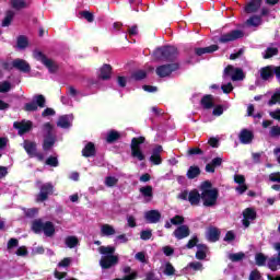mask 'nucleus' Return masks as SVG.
<instances>
[{
    "label": "nucleus",
    "instance_id": "nucleus-1",
    "mask_svg": "<svg viewBox=\"0 0 280 280\" xmlns=\"http://www.w3.org/2000/svg\"><path fill=\"white\" fill-rule=\"evenodd\" d=\"M32 231L36 234L44 232V235H46V237H54V235H56V226L54 225V222L46 221L44 223L40 219L33 221Z\"/></svg>",
    "mask_w": 280,
    "mask_h": 280
},
{
    "label": "nucleus",
    "instance_id": "nucleus-2",
    "mask_svg": "<svg viewBox=\"0 0 280 280\" xmlns=\"http://www.w3.org/2000/svg\"><path fill=\"white\" fill-rule=\"evenodd\" d=\"M44 130V142L43 150L44 152H49L54 145H56V133H54V125L51 122H45L43 125Z\"/></svg>",
    "mask_w": 280,
    "mask_h": 280
},
{
    "label": "nucleus",
    "instance_id": "nucleus-3",
    "mask_svg": "<svg viewBox=\"0 0 280 280\" xmlns=\"http://www.w3.org/2000/svg\"><path fill=\"white\" fill-rule=\"evenodd\" d=\"M33 58L37 60L38 62H42L48 71H58L60 69V63L56 60L47 57L43 51L35 49L33 51Z\"/></svg>",
    "mask_w": 280,
    "mask_h": 280
},
{
    "label": "nucleus",
    "instance_id": "nucleus-4",
    "mask_svg": "<svg viewBox=\"0 0 280 280\" xmlns=\"http://www.w3.org/2000/svg\"><path fill=\"white\" fill-rule=\"evenodd\" d=\"M220 196V191L218 188H212V190H205L201 192V200L203 207H215L218 205V198Z\"/></svg>",
    "mask_w": 280,
    "mask_h": 280
},
{
    "label": "nucleus",
    "instance_id": "nucleus-5",
    "mask_svg": "<svg viewBox=\"0 0 280 280\" xmlns=\"http://www.w3.org/2000/svg\"><path fill=\"white\" fill-rule=\"evenodd\" d=\"M35 101V102H34ZM34 101L31 103H26L24 105V110L26 113H35V110H38L39 108H45V104L47 102V100L45 98V95L43 94H37L34 96Z\"/></svg>",
    "mask_w": 280,
    "mask_h": 280
},
{
    "label": "nucleus",
    "instance_id": "nucleus-6",
    "mask_svg": "<svg viewBox=\"0 0 280 280\" xmlns=\"http://www.w3.org/2000/svg\"><path fill=\"white\" fill-rule=\"evenodd\" d=\"M117 264H119V256L117 255L102 256L100 259V266L103 270H110V268H115Z\"/></svg>",
    "mask_w": 280,
    "mask_h": 280
},
{
    "label": "nucleus",
    "instance_id": "nucleus-7",
    "mask_svg": "<svg viewBox=\"0 0 280 280\" xmlns=\"http://www.w3.org/2000/svg\"><path fill=\"white\" fill-rule=\"evenodd\" d=\"M13 128L18 130V135L20 137H23V135H27L34 128V122L32 120H21V121H14Z\"/></svg>",
    "mask_w": 280,
    "mask_h": 280
},
{
    "label": "nucleus",
    "instance_id": "nucleus-8",
    "mask_svg": "<svg viewBox=\"0 0 280 280\" xmlns=\"http://www.w3.org/2000/svg\"><path fill=\"white\" fill-rule=\"evenodd\" d=\"M54 195V184L46 183L40 186V191L37 195V202H45V200H49V196Z\"/></svg>",
    "mask_w": 280,
    "mask_h": 280
},
{
    "label": "nucleus",
    "instance_id": "nucleus-9",
    "mask_svg": "<svg viewBox=\"0 0 280 280\" xmlns=\"http://www.w3.org/2000/svg\"><path fill=\"white\" fill-rule=\"evenodd\" d=\"M176 54V49L173 46H166L162 48H158L154 51V57L158 58V60H161L163 58H172Z\"/></svg>",
    "mask_w": 280,
    "mask_h": 280
},
{
    "label": "nucleus",
    "instance_id": "nucleus-10",
    "mask_svg": "<svg viewBox=\"0 0 280 280\" xmlns=\"http://www.w3.org/2000/svg\"><path fill=\"white\" fill-rule=\"evenodd\" d=\"M257 220V211H255L254 208H246L243 211V226H245V229H248V226H250V222Z\"/></svg>",
    "mask_w": 280,
    "mask_h": 280
},
{
    "label": "nucleus",
    "instance_id": "nucleus-11",
    "mask_svg": "<svg viewBox=\"0 0 280 280\" xmlns=\"http://www.w3.org/2000/svg\"><path fill=\"white\" fill-rule=\"evenodd\" d=\"M238 38H244V32L236 30L221 35L219 43H233V40H237Z\"/></svg>",
    "mask_w": 280,
    "mask_h": 280
},
{
    "label": "nucleus",
    "instance_id": "nucleus-12",
    "mask_svg": "<svg viewBox=\"0 0 280 280\" xmlns=\"http://www.w3.org/2000/svg\"><path fill=\"white\" fill-rule=\"evenodd\" d=\"M173 235L176 240H185V237H189V235H191V230H189V225H179L173 232Z\"/></svg>",
    "mask_w": 280,
    "mask_h": 280
},
{
    "label": "nucleus",
    "instance_id": "nucleus-13",
    "mask_svg": "<svg viewBox=\"0 0 280 280\" xmlns=\"http://www.w3.org/2000/svg\"><path fill=\"white\" fill-rule=\"evenodd\" d=\"M148 224H159L161 222V212L159 210H149L144 213Z\"/></svg>",
    "mask_w": 280,
    "mask_h": 280
},
{
    "label": "nucleus",
    "instance_id": "nucleus-14",
    "mask_svg": "<svg viewBox=\"0 0 280 280\" xmlns=\"http://www.w3.org/2000/svg\"><path fill=\"white\" fill-rule=\"evenodd\" d=\"M23 148L30 159H34V155L38 152V144L31 140H24Z\"/></svg>",
    "mask_w": 280,
    "mask_h": 280
},
{
    "label": "nucleus",
    "instance_id": "nucleus-15",
    "mask_svg": "<svg viewBox=\"0 0 280 280\" xmlns=\"http://www.w3.org/2000/svg\"><path fill=\"white\" fill-rule=\"evenodd\" d=\"M238 139L243 145H248L249 143H253V139H255V133L248 129H242Z\"/></svg>",
    "mask_w": 280,
    "mask_h": 280
},
{
    "label": "nucleus",
    "instance_id": "nucleus-16",
    "mask_svg": "<svg viewBox=\"0 0 280 280\" xmlns=\"http://www.w3.org/2000/svg\"><path fill=\"white\" fill-rule=\"evenodd\" d=\"M161 152H163V147L158 144L153 150L150 156V161L153 165H161L163 163V159L161 158Z\"/></svg>",
    "mask_w": 280,
    "mask_h": 280
},
{
    "label": "nucleus",
    "instance_id": "nucleus-17",
    "mask_svg": "<svg viewBox=\"0 0 280 280\" xmlns=\"http://www.w3.org/2000/svg\"><path fill=\"white\" fill-rule=\"evenodd\" d=\"M9 69H18L19 71H30L32 68L30 63L24 59H15L11 62V67Z\"/></svg>",
    "mask_w": 280,
    "mask_h": 280
},
{
    "label": "nucleus",
    "instance_id": "nucleus-18",
    "mask_svg": "<svg viewBox=\"0 0 280 280\" xmlns=\"http://www.w3.org/2000/svg\"><path fill=\"white\" fill-rule=\"evenodd\" d=\"M201 198V194L198 191V189H192L188 194V202L191 207H198Z\"/></svg>",
    "mask_w": 280,
    "mask_h": 280
},
{
    "label": "nucleus",
    "instance_id": "nucleus-19",
    "mask_svg": "<svg viewBox=\"0 0 280 280\" xmlns=\"http://www.w3.org/2000/svg\"><path fill=\"white\" fill-rule=\"evenodd\" d=\"M223 78H231L232 82H241L246 78L244 71H224Z\"/></svg>",
    "mask_w": 280,
    "mask_h": 280
},
{
    "label": "nucleus",
    "instance_id": "nucleus-20",
    "mask_svg": "<svg viewBox=\"0 0 280 280\" xmlns=\"http://www.w3.org/2000/svg\"><path fill=\"white\" fill-rule=\"evenodd\" d=\"M220 235H221V232H220V230L218 228L210 226L208 229L207 240H208V242L215 243V242L220 241Z\"/></svg>",
    "mask_w": 280,
    "mask_h": 280
},
{
    "label": "nucleus",
    "instance_id": "nucleus-21",
    "mask_svg": "<svg viewBox=\"0 0 280 280\" xmlns=\"http://www.w3.org/2000/svg\"><path fill=\"white\" fill-rule=\"evenodd\" d=\"M200 104L205 110H211L215 106V103H213V95L206 94L202 96Z\"/></svg>",
    "mask_w": 280,
    "mask_h": 280
},
{
    "label": "nucleus",
    "instance_id": "nucleus-22",
    "mask_svg": "<svg viewBox=\"0 0 280 280\" xmlns=\"http://www.w3.org/2000/svg\"><path fill=\"white\" fill-rule=\"evenodd\" d=\"M222 163V158L212 159V161L206 165V172H208L209 174H215V167H220Z\"/></svg>",
    "mask_w": 280,
    "mask_h": 280
},
{
    "label": "nucleus",
    "instance_id": "nucleus-23",
    "mask_svg": "<svg viewBox=\"0 0 280 280\" xmlns=\"http://www.w3.org/2000/svg\"><path fill=\"white\" fill-rule=\"evenodd\" d=\"M96 152L97 151L95 150V143L88 142L82 149V156H84L85 159H91V156H95Z\"/></svg>",
    "mask_w": 280,
    "mask_h": 280
},
{
    "label": "nucleus",
    "instance_id": "nucleus-24",
    "mask_svg": "<svg viewBox=\"0 0 280 280\" xmlns=\"http://www.w3.org/2000/svg\"><path fill=\"white\" fill-rule=\"evenodd\" d=\"M119 139H121V132L112 129L107 132L106 143H116V141H119Z\"/></svg>",
    "mask_w": 280,
    "mask_h": 280
},
{
    "label": "nucleus",
    "instance_id": "nucleus-25",
    "mask_svg": "<svg viewBox=\"0 0 280 280\" xmlns=\"http://www.w3.org/2000/svg\"><path fill=\"white\" fill-rule=\"evenodd\" d=\"M261 8V0H252L246 7L245 12L247 14H253V12H257Z\"/></svg>",
    "mask_w": 280,
    "mask_h": 280
},
{
    "label": "nucleus",
    "instance_id": "nucleus-26",
    "mask_svg": "<svg viewBox=\"0 0 280 280\" xmlns=\"http://www.w3.org/2000/svg\"><path fill=\"white\" fill-rule=\"evenodd\" d=\"M198 250L195 254L196 259H199L202 261L203 259H207V250H209V247L205 244L197 245Z\"/></svg>",
    "mask_w": 280,
    "mask_h": 280
},
{
    "label": "nucleus",
    "instance_id": "nucleus-27",
    "mask_svg": "<svg viewBox=\"0 0 280 280\" xmlns=\"http://www.w3.org/2000/svg\"><path fill=\"white\" fill-rule=\"evenodd\" d=\"M201 174L200 166L192 165L189 166L186 176L189 180H194V178H198V176Z\"/></svg>",
    "mask_w": 280,
    "mask_h": 280
},
{
    "label": "nucleus",
    "instance_id": "nucleus-28",
    "mask_svg": "<svg viewBox=\"0 0 280 280\" xmlns=\"http://www.w3.org/2000/svg\"><path fill=\"white\" fill-rule=\"evenodd\" d=\"M142 143H145V137L140 136L138 138H132L131 144H130L131 151L132 150H141Z\"/></svg>",
    "mask_w": 280,
    "mask_h": 280
},
{
    "label": "nucleus",
    "instance_id": "nucleus-29",
    "mask_svg": "<svg viewBox=\"0 0 280 280\" xmlns=\"http://www.w3.org/2000/svg\"><path fill=\"white\" fill-rule=\"evenodd\" d=\"M197 56H202L205 54H213V51H218V45H211L205 48H196Z\"/></svg>",
    "mask_w": 280,
    "mask_h": 280
},
{
    "label": "nucleus",
    "instance_id": "nucleus-30",
    "mask_svg": "<svg viewBox=\"0 0 280 280\" xmlns=\"http://www.w3.org/2000/svg\"><path fill=\"white\" fill-rule=\"evenodd\" d=\"M180 65L178 62H173L164 66H160L156 71H178Z\"/></svg>",
    "mask_w": 280,
    "mask_h": 280
},
{
    "label": "nucleus",
    "instance_id": "nucleus-31",
    "mask_svg": "<svg viewBox=\"0 0 280 280\" xmlns=\"http://www.w3.org/2000/svg\"><path fill=\"white\" fill-rule=\"evenodd\" d=\"M27 5H30L27 0H11V7L14 10H24V8H27Z\"/></svg>",
    "mask_w": 280,
    "mask_h": 280
},
{
    "label": "nucleus",
    "instance_id": "nucleus-32",
    "mask_svg": "<svg viewBox=\"0 0 280 280\" xmlns=\"http://www.w3.org/2000/svg\"><path fill=\"white\" fill-rule=\"evenodd\" d=\"M139 191L141 194V196H143V198H153V196H154V192H153L154 188H152V186H150V185L141 187L139 189Z\"/></svg>",
    "mask_w": 280,
    "mask_h": 280
},
{
    "label": "nucleus",
    "instance_id": "nucleus-33",
    "mask_svg": "<svg viewBox=\"0 0 280 280\" xmlns=\"http://www.w3.org/2000/svg\"><path fill=\"white\" fill-rule=\"evenodd\" d=\"M116 231L115 228H113V225L110 224H103L101 228V234L109 237L110 235H115Z\"/></svg>",
    "mask_w": 280,
    "mask_h": 280
},
{
    "label": "nucleus",
    "instance_id": "nucleus-34",
    "mask_svg": "<svg viewBox=\"0 0 280 280\" xmlns=\"http://www.w3.org/2000/svg\"><path fill=\"white\" fill-rule=\"evenodd\" d=\"M27 45H30V42L27 40V37L20 35L16 38V48L18 49H27Z\"/></svg>",
    "mask_w": 280,
    "mask_h": 280
},
{
    "label": "nucleus",
    "instance_id": "nucleus-35",
    "mask_svg": "<svg viewBox=\"0 0 280 280\" xmlns=\"http://www.w3.org/2000/svg\"><path fill=\"white\" fill-rule=\"evenodd\" d=\"M65 244L68 248H75V246L80 244V240H78L77 236H68L65 240Z\"/></svg>",
    "mask_w": 280,
    "mask_h": 280
},
{
    "label": "nucleus",
    "instance_id": "nucleus-36",
    "mask_svg": "<svg viewBox=\"0 0 280 280\" xmlns=\"http://www.w3.org/2000/svg\"><path fill=\"white\" fill-rule=\"evenodd\" d=\"M279 54V49L277 47H268L262 54V58L268 60V58H272V56H277Z\"/></svg>",
    "mask_w": 280,
    "mask_h": 280
},
{
    "label": "nucleus",
    "instance_id": "nucleus-37",
    "mask_svg": "<svg viewBox=\"0 0 280 280\" xmlns=\"http://www.w3.org/2000/svg\"><path fill=\"white\" fill-rule=\"evenodd\" d=\"M246 25L248 27H258V25H261V18L260 16H252L246 21Z\"/></svg>",
    "mask_w": 280,
    "mask_h": 280
},
{
    "label": "nucleus",
    "instance_id": "nucleus-38",
    "mask_svg": "<svg viewBox=\"0 0 280 280\" xmlns=\"http://www.w3.org/2000/svg\"><path fill=\"white\" fill-rule=\"evenodd\" d=\"M98 253L101 255H105V257L108 255H115V247L114 246H101V247H98Z\"/></svg>",
    "mask_w": 280,
    "mask_h": 280
},
{
    "label": "nucleus",
    "instance_id": "nucleus-39",
    "mask_svg": "<svg viewBox=\"0 0 280 280\" xmlns=\"http://www.w3.org/2000/svg\"><path fill=\"white\" fill-rule=\"evenodd\" d=\"M57 126L59 128L67 129V128H71V122H69V118L67 116H61L57 121Z\"/></svg>",
    "mask_w": 280,
    "mask_h": 280
},
{
    "label": "nucleus",
    "instance_id": "nucleus-40",
    "mask_svg": "<svg viewBox=\"0 0 280 280\" xmlns=\"http://www.w3.org/2000/svg\"><path fill=\"white\" fill-rule=\"evenodd\" d=\"M171 224L174 226H183L185 224V217L176 214L171 219Z\"/></svg>",
    "mask_w": 280,
    "mask_h": 280
},
{
    "label": "nucleus",
    "instance_id": "nucleus-41",
    "mask_svg": "<svg viewBox=\"0 0 280 280\" xmlns=\"http://www.w3.org/2000/svg\"><path fill=\"white\" fill-rule=\"evenodd\" d=\"M255 260H256V266H266V261L268 260V257H266V255H264L262 253H258L255 256Z\"/></svg>",
    "mask_w": 280,
    "mask_h": 280
},
{
    "label": "nucleus",
    "instance_id": "nucleus-42",
    "mask_svg": "<svg viewBox=\"0 0 280 280\" xmlns=\"http://www.w3.org/2000/svg\"><path fill=\"white\" fill-rule=\"evenodd\" d=\"M245 257L246 254H244L243 252L229 255V259L232 260L233 262L242 261Z\"/></svg>",
    "mask_w": 280,
    "mask_h": 280
},
{
    "label": "nucleus",
    "instance_id": "nucleus-43",
    "mask_svg": "<svg viewBox=\"0 0 280 280\" xmlns=\"http://www.w3.org/2000/svg\"><path fill=\"white\" fill-rule=\"evenodd\" d=\"M132 80L136 82H141V80H145L148 78V73L145 71H138L131 74Z\"/></svg>",
    "mask_w": 280,
    "mask_h": 280
},
{
    "label": "nucleus",
    "instance_id": "nucleus-44",
    "mask_svg": "<svg viewBox=\"0 0 280 280\" xmlns=\"http://www.w3.org/2000/svg\"><path fill=\"white\" fill-rule=\"evenodd\" d=\"M131 156L133 159H137L138 161H145V154H143V151L141 149H135L131 151Z\"/></svg>",
    "mask_w": 280,
    "mask_h": 280
},
{
    "label": "nucleus",
    "instance_id": "nucleus-45",
    "mask_svg": "<svg viewBox=\"0 0 280 280\" xmlns=\"http://www.w3.org/2000/svg\"><path fill=\"white\" fill-rule=\"evenodd\" d=\"M12 19H14V11H8L4 20L2 21V26L8 27L12 23Z\"/></svg>",
    "mask_w": 280,
    "mask_h": 280
},
{
    "label": "nucleus",
    "instance_id": "nucleus-46",
    "mask_svg": "<svg viewBox=\"0 0 280 280\" xmlns=\"http://www.w3.org/2000/svg\"><path fill=\"white\" fill-rule=\"evenodd\" d=\"M175 273H176V269L174 268V265H172V262H166L164 268V275H166V277H172Z\"/></svg>",
    "mask_w": 280,
    "mask_h": 280
},
{
    "label": "nucleus",
    "instance_id": "nucleus-47",
    "mask_svg": "<svg viewBox=\"0 0 280 280\" xmlns=\"http://www.w3.org/2000/svg\"><path fill=\"white\" fill-rule=\"evenodd\" d=\"M267 266L271 269L272 272H277L279 262L276 257H271L269 258Z\"/></svg>",
    "mask_w": 280,
    "mask_h": 280
},
{
    "label": "nucleus",
    "instance_id": "nucleus-48",
    "mask_svg": "<svg viewBox=\"0 0 280 280\" xmlns=\"http://www.w3.org/2000/svg\"><path fill=\"white\" fill-rule=\"evenodd\" d=\"M212 187H213V184H211V182L205 180L200 185V191H201V194L205 191H213Z\"/></svg>",
    "mask_w": 280,
    "mask_h": 280
},
{
    "label": "nucleus",
    "instance_id": "nucleus-49",
    "mask_svg": "<svg viewBox=\"0 0 280 280\" xmlns=\"http://www.w3.org/2000/svg\"><path fill=\"white\" fill-rule=\"evenodd\" d=\"M45 163L49 165V167H58V165H60L58 158L54 155H50Z\"/></svg>",
    "mask_w": 280,
    "mask_h": 280
},
{
    "label": "nucleus",
    "instance_id": "nucleus-50",
    "mask_svg": "<svg viewBox=\"0 0 280 280\" xmlns=\"http://www.w3.org/2000/svg\"><path fill=\"white\" fill-rule=\"evenodd\" d=\"M12 84L9 81L0 83V93H10Z\"/></svg>",
    "mask_w": 280,
    "mask_h": 280
},
{
    "label": "nucleus",
    "instance_id": "nucleus-51",
    "mask_svg": "<svg viewBox=\"0 0 280 280\" xmlns=\"http://www.w3.org/2000/svg\"><path fill=\"white\" fill-rule=\"evenodd\" d=\"M275 104H280V92L273 93L268 102V106H275Z\"/></svg>",
    "mask_w": 280,
    "mask_h": 280
},
{
    "label": "nucleus",
    "instance_id": "nucleus-52",
    "mask_svg": "<svg viewBox=\"0 0 280 280\" xmlns=\"http://www.w3.org/2000/svg\"><path fill=\"white\" fill-rule=\"evenodd\" d=\"M117 183H119V179H117L116 177L107 176L105 178L106 187H115V185H117Z\"/></svg>",
    "mask_w": 280,
    "mask_h": 280
},
{
    "label": "nucleus",
    "instance_id": "nucleus-53",
    "mask_svg": "<svg viewBox=\"0 0 280 280\" xmlns=\"http://www.w3.org/2000/svg\"><path fill=\"white\" fill-rule=\"evenodd\" d=\"M187 154H188V156L202 155V154H205V151H202V149L196 147V148L189 149Z\"/></svg>",
    "mask_w": 280,
    "mask_h": 280
},
{
    "label": "nucleus",
    "instance_id": "nucleus-54",
    "mask_svg": "<svg viewBox=\"0 0 280 280\" xmlns=\"http://www.w3.org/2000/svg\"><path fill=\"white\" fill-rule=\"evenodd\" d=\"M261 80L268 81L275 78V71H260Z\"/></svg>",
    "mask_w": 280,
    "mask_h": 280
},
{
    "label": "nucleus",
    "instance_id": "nucleus-55",
    "mask_svg": "<svg viewBox=\"0 0 280 280\" xmlns=\"http://www.w3.org/2000/svg\"><path fill=\"white\" fill-rule=\"evenodd\" d=\"M187 268H191L195 272H198V270H202V262L200 261H192L189 262Z\"/></svg>",
    "mask_w": 280,
    "mask_h": 280
},
{
    "label": "nucleus",
    "instance_id": "nucleus-56",
    "mask_svg": "<svg viewBox=\"0 0 280 280\" xmlns=\"http://www.w3.org/2000/svg\"><path fill=\"white\" fill-rule=\"evenodd\" d=\"M198 242H200V240L195 235L192 236L191 240L188 241V243L186 244V248L191 249L195 248V246H198Z\"/></svg>",
    "mask_w": 280,
    "mask_h": 280
},
{
    "label": "nucleus",
    "instance_id": "nucleus-57",
    "mask_svg": "<svg viewBox=\"0 0 280 280\" xmlns=\"http://www.w3.org/2000/svg\"><path fill=\"white\" fill-rule=\"evenodd\" d=\"M269 137L272 139L280 137V127L279 126H272L269 131Z\"/></svg>",
    "mask_w": 280,
    "mask_h": 280
},
{
    "label": "nucleus",
    "instance_id": "nucleus-58",
    "mask_svg": "<svg viewBox=\"0 0 280 280\" xmlns=\"http://www.w3.org/2000/svg\"><path fill=\"white\" fill-rule=\"evenodd\" d=\"M140 238L143 240L144 242H148V240L152 238V231H150V230L141 231Z\"/></svg>",
    "mask_w": 280,
    "mask_h": 280
},
{
    "label": "nucleus",
    "instance_id": "nucleus-59",
    "mask_svg": "<svg viewBox=\"0 0 280 280\" xmlns=\"http://www.w3.org/2000/svg\"><path fill=\"white\" fill-rule=\"evenodd\" d=\"M71 266V258L66 257L61 261L58 262V268H69Z\"/></svg>",
    "mask_w": 280,
    "mask_h": 280
},
{
    "label": "nucleus",
    "instance_id": "nucleus-60",
    "mask_svg": "<svg viewBox=\"0 0 280 280\" xmlns=\"http://www.w3.org/2000/svg\"><path fill=\"white\" fill-rule=\"evenodd\" d=\"M15 255H18V257H27L28 252H27V247L25 246H21L16 249Z\"/></svg>",
    "mask_w": 280,
    "mask_h": 280
},
{
    "label": "nucleus",
    "instance_id": "nucleus-61",
    "mask_svg": "<svg viewBox=\"0 0 280 280\" xmlns=\"http://www.w3.org/2000/svg\"><path fill=\"white\" fill-rule=\"evenodd\" d=\"M112 75H113V72H110V71H101V73L98 74V78H100V80H110V78H112Z\"/></svg>",
    "mask_w": 280,
    "mask_h": 280
},
{
    "label": "nucleus",
    "instance_id": "nucleus-62",
    "mask_svg": "<svg viewBox=\"0 0 280 280\" xmlns=\"http://www.w3.org/2000/svg\"><path fill=\"white\" fill-rule=\"evenodd\" d=\"M261 279V273L259 270L255 269L249 273V280H259Z\"/></svg>",
    "mask_w": 280,
    "mask_h": 280
},
{
    "label": "nucleus",
    "instance_id": "nucleus-63",
    "mask_svg": "<svg viewBox=\"0 0 280 280\" xmlns=\"http://www.w3.org/2000/svg\"><path fill=\"white\" fill-rule=\"evenodd\" d=\"M223 93H225L226 95H229V93H231L233 91V83H226V84H223L221 86Z\"/></svg>",
    "mask_w": 280,
    "mask_h": 280
},
{
    "label": "nucleus",
    "instance_id": "nucleus-64",
    "mask_svg": "<svg viewBox=\"0 0 280 280\" xmlns=\"http://www.w3.org/2000/svg\"><path fill=\"white\" fill-rule=\"evenodd\" d=\"M269 180H271V183H280V172L271 173L269 175Z\"/></svg>",
    "mask_w": 280,
    "mask_h": 280
}]
</instances>
